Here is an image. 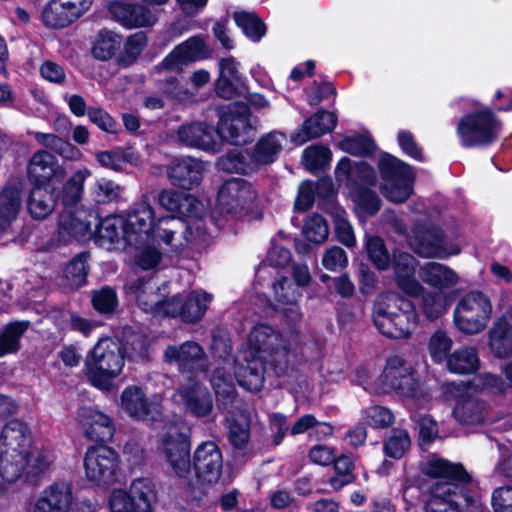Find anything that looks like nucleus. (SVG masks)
Instances as JSON below:
<instances>
[{
    "label": "nucleus",
    "mask_w": 512,
    "mask_h": 512,
    "mask_svg": "<svg viewBox=\"0 0 512 512\" xmlns=\"http://www.w3.org/2000/svg\"><path fill=\"white\" fill-rule=\"evenodd\" d=\"M489 347L498 358L512 353V309L500 316L489 331Z\"/></svg>",
    "instance_id": "obj_32"
},
{
    "label": "nucleus",
    "mask_w": 512,
    "mask_h": 512,
    "mask_svg": "<svg viewBox=\"0 0 512 512\" xmlns=\"http://www.w3.org/2000/svg\"><path fill=\"white\" fill-rule=\"evenodd\" d=\"M491 501L496 512H512V487L495 489Z\"/></svg>",
    "instance_id": "obj_64"
},
{
    "label": "nucleus",
    "mask_w": 512,
    "mask_h": 512,
    "mask_svg": "<svg viewBox=\"0 0 512 512\" xmlns=\"http://www.w3.org/2000/svg\"><path fill=\"white\" fill-rule=\"evenodd\" d=\"M78 501L68 482H54L32 498L26 512H68Z\"/></svg>",
    "instance_id": "obj_18"
},
{
    "label": "nucleus",
    "mask_w": 512,
    "mask_h": 512,
    "mask_svg": "<svg viewBox=\"0 0 512 512\" xmlns=\"http://www.w3.org/2000/svg\"><path fill=\"white\" fill-rule=\"evenodd\" d=\"M328 233L326 221L318 214L309 216L303 226V234L310 242L321 243L326 240Z\"/></svg>",
    "instance_id": "obj_56"
},
{
    "label": "nucleus",
    "mask_w": 512,
    "mask_h": 512,
    "mask_svg": "<svg viewBox=\"0 0 512 512\" xmlns=\"http://www.w3.org/2000/svg\"><path fill=\"white\" fill-rule=\"evenodd\" d=\"M47 454L31 450L28 427L20 420L8 422L0 433V476L6 482L16 481L27 469L36 475L48 468Z\"/></svg>",
    "instance_id": "obj_4"
},
{
    "label": "nucleus",
    "mask_w": 512,
    "mask_h": 512,
    "mask_svg": "<svg viewBox=\"0 0 512 512\" xmlns=\"http://www.w3.org/2000/svg\"><path fill=\"white\" fill-rule=\"evenodd\" d=\"M322 265L329 271L344 269L348 264L346 252L338 246L328 248L322 256Z\"/></svg>",
    "instance_id": "obj_62"
},
{
    "label": "nucleus",
    "mask_w": 512,
    "mask_h": 512,
    "mask_svg": "<svg viewBox=\"0 0 512 512\" xmlns=\"http://www.w3.org/2000/svg\"><path fill=\"white\" fill-rule=\"evenodd\" d=\"M218 165L224 171L242 174L250 173L258 167L252 153L238 149H233L221 157Z\"/></svg>",
    "instance_id": "obj_41"
},
{
    "label": "nucleus",
    "mask_w": 512,
    "mask_h": 512,
    "mask_svg": "<svg viewBox=\"0 0 512 512\" xmlns=\"http://www.w3.org/2000/svg\"><path fill=\"white\" fill-rule=\"evenodd\" d=\"M77 421L84 436L91 441H107L112 438L115 432L112 419L92 407L79 409Z\"/></svg>",
    "instance_id": "obj_26"
},
{
    "label": "nucleus",
    "mask_w": 512,
    "mask_h": 512,
    "mask_svg": "<svg viewBox=\"0 0 512 512\" xmlns=\"http://www.w3.org/2000/svg\"><path fill=\"white\" fill-rule=\"evenodd\" d=\"M58 174L63 175L64 168L58 164L51 153L39 150L32 155L28 165V175L31 180L41 185Z\"/></svg>",
    "instance_id": "obj_34"
},
{
    "label": "nucleus",
    "mask_w": 512,
    "mask_h": 512,
    "mask_svg": "<svg viewBox=\"0 0 512 512\" xmlns=\"http://www.w3.org/2000/svg\"><path fill=\"white\" fill-rule=\"evenodd\" d=\"M56 200L52 191L41 185L35 186L28 197L27 209L33 219L43 220L55 209Z\"/></svg>",
    "instance_id": "obj_37"
},
{
    "label": "nucleus",
    "mask_w": 512,
    "mask_h": 512,
    "mask_svg": "<svg viewBox=\"0 0 512 512\" xmlns=\"http://www.w3.org/2000/svg\"><path fill=\"white\" fill-rule=\"evenodd\" d=\"M332 160L331 150L322 145H312L303 151L302 164L310 172L324 170Z\"/></svg>",
    "instance_id": "obj_47"
},
{
    "label": "nucleus",
    "mask_w": 512,
    "mask_h": 512,
    "mask_svg": "<svg viewBox=\"0 0 512 512\" xmlns=\"http://www.w3.org/2000/svg\"><path fill=\"white\" fill-rule=\"evenodd\" d=\"M449 303L443 293L426 292L422 297V309L429 319H436L448 309Z\"/></svg>",
    "instance_id": "obj_54"
},
{
    "label": "nucleus",
    "mask_w": 512,
    "mask_h": 512,
    "mask_svg": "<svg viewBox=\"0 0 512 512\" xmlns=\"http://www.w3.org/2000/svg\"><path fill=\"white\" fill-rule=\"evenodd\" d=\"M126 354H129L127 348L119 340L110 337L99 339L85 362L86 375L93 386L110 390L113 380L124 367Z\"/></svg>",
    "instance_id": "obj_8"
},
{
    "label": "nucleus",
    "mask_w": 512,
    "mask_h": 512,
    "mask_svg": "<svg viewBox=\"0 0 512 512\" xmlns=\"http://www.w3.org/2000/svg\"><path fill=\"white\" fill-rule=\"evenodd\" d=\"M376 390L379 393L394 391L404 397H417V383L411 365L400 356L390 357L378 378Z\"/></svg>",
    "instance_id": "obj_16"
},
{
    "label": "nucleus",
    "mask_w": 512,
    "mask_h": 512,
    "mask_svg": "<svg viewBox=\"0 0 512 512\" xmlns=\"http://www.w3.org/2000/svg\"><path fill=\"white\" fill-rule=\"evenodd\" d=\"M333 463L335 474L329 480L332 488L339 490L356 480V475L353 472L355 462L351 456L341 455L335 458Z\"/></svg>",
    "instance_id": "obj_45"
},
{
    "label": "nucleus",
    "mask_w": 512,
    "mask_h": 512,
    "mask_svg": "<svg viewBox=\"0 0 512 512\" xmlns=\"http://www.w3.org/2000/svg\"><path fill=\"white\" fill-rule=\"evenodd\" d=\"M501 131V124L487 108L464 115L457 124V135L462 146L482 147L492 144Z\"/></svg>",
    "instance_id": "obj_9"
},
{
    "label": "nucleus",
    "mask_w": 512,
    "mask_h": 512,
    "mask_svg": "<svg viewBox=\"0 0 512 512\" xmlns=\"http://www.w3.org/2000/svg\"><path fill=\"white\" fill-rule=\"evenodd\" d=\"M125 241L137 252V266L144 270L156 268L164 255H179L191 246L194 234L189 226L176 216L155 218V211L146 195L134 203L124 217Z\"/></svg>",
    "instance_id": "obj_1"
},
{
    "label": "nucleus",
    "mask_w": 512,
    "mask_h": 512,
    "mask_svg": "<svg viewBox=\"0 0 512 512\" xmlns=\"http://www.w3.org/2000/svg\"><path fill=\"white\" fill-rule=\"evenodd\" d=\"M366 249L370 260L378 269L383 270L389 266L390 258L381 238H368Z\"/></svg>",
    "instance_id": "obj_60"
},
{
    "label": "nucleus",
    "mask_w": 512,
    "mask_h": 512,
    "mask_svg": "<svg viewBox=\"0 0 512 512\" xmlns=\"http://www.w3.org/2000/svg\"><path fill=\"white\" fill-rule=\"evenodd\" d=\"M492 316V303L482 292L465 294L457 303L453 320L456 328L466 335H476L484 331Z\"/></svg>",
    "instance_id": "obj_10"
},
{
    "label": "nucleus",
    "mask_w": 512,
    "mask_h": 512,
    "mask_svg": "<svg viewBox=\"0 0 512 512\" xmlns=\"http://www.w3.org/2000/svg\"><path fill=\"white\" fill-rule=\"evenodd\" d=\"M339 148L351 155H365L374 149L373 141L366 135H353L345 137L339 142Z\"/></svg>",
    "instance_id": "obj_55"
},
{
    "label": "nucleus",
    "mask_w": 512,
    "mask_h": 512,
    "mask_svg": "<svg viewBox=\"0 0 512 512\" xmlns=\"http://www.w3.org/2000/svg\"><path fill=\"white\" fill-rule=\"evenodd\" d=\"M92 304L97 312L111 314L118 305L117 295L111 288H102L93 292Z\"/></svg>",
    "instance_id": "obj_58"
},
{
    "label": "nucleus",
    "mask_w": 512,
    "mask_h": 512,
    "mask_svg": "<svg viewBox=\"0 0 512 512\" xmlns=\"http://www.w3.org/2000/svg\"><path fill=\"white\" fill-rule=\"evenodd\" d=\"M42 19L50 28H63L71 24L62 0H50L43 9Z\"/></svg>",
    "instance_id": "obj_52"
},
{
    "label": "nucleus",
    "mask_w": 512,
    "mask_h": 512,
    "mask_svg": "<svg viewBox=\"0 0 512 512\" xmlns=\"http://www.w3.org/2000/svg\"><path fill=\"white\" fill-rule=\"evenodd\" d=\"M378 165L383 179V195L391 202L406 201L412 193L414 182L411 167L390 154L381 155Z\"/></svg>",
    "instance_id": "obj_12"
},
{
    "label": "nucleus",
    "mask_w": 512,
    "mask_h": 512,
    "mask_svg": "<svg viewBox=\"0 0 512 512\" xmlns=\"http://www.w3.org/2000/svg\"><path fill=\"white\" fill-rule=\"evenodd\" d=\"M209 49L199 36L191 37L185 42L179 44L168 54L160 64L165 70H180L183 65L204 59L207 57Z\"/></svg>",
    "instance_id": "obj_27"
},
{
    "label": "nucleus",
    "mask_w": 512,
    "mask_h": 512,
    "mask_svg": "<svg viewBox=\"0 0 512 512\" xmlns=\"http://www.w3.org/2000/svg\"><path fill=\"white\" fill-rule=\"evenodd\" d=\"M392 264L398 287L411 296L420 294L423 287L415 278L417 260L409 253L396 252Z\"/></svg>",
    "instance_id": "obj_30"
},
{
    "label": "nucleus",
    "mask_w": 512,
    "mask_h": 512,
    "mask_svg": "<svg viewBox=\"0 0 512 512\" xmlns=\"http://www.w3.org/2000/svg\"><path fill=\"white\" fill-rule=\"evenodd\" d=\"M216 133L222 140L235 145L247 143L253 136L254 127L250 122V108L243 103H232L220 110Z\"/></svg>",
    "instance_id": "obj_13"
},
{
    "label": "nucleus",
    "mask_w": 512,
    "mask_h": 512,
    "mask_svg": "<svg viewBox=\"0 0 512 512\" xmlns=\"http://www.w3.org/2000/svg\"><path fill=\"white\" fill-rule=\"evenodd\" d=\"M161 452L166 463L178 477H186L191 468L190 443L177 426L169 428L161 441Z\"/></svg>",
    "instance_id": "obj_19"
},
{
    "label": "nucleus",
    "mask_w": 512,
    "mask_h": 512,
    "mask_svg": "<svg viewBox=\"0 0 512 512\" xmlns=\"http://www.w3.org/2000/svg\"><path fill=\"white\" fill-rule=\"evenodd\" d=\"M89 255L80 253L65 267L64 278L70 288H79L86 282Z\"/></svg>",
    "instance_id": "obj_48"
},
{
    "label": "nucleus",
    "mask_w": 512,
    "mask_h": 512,
    "mask_svg": "<svg viewBox=\"0 0 512 512\" xmlns=\"http://www.w3.org/2000/svg\"><path fill=\"white\" fill-rule=\"evenodd\" d=\"M21 206V194L16 188H5L0 193V233L16 218Z\"/></svg>",
    "instance_id": "obj_42"
},
{
    "label": "nucleus",
    "mask_w": 512,
    "mask_h": 512,
    "mask_svg": "<svg viewBox=\"0 0 512 512\" xmlns=\"http://www.w3.org/2000/svg\"><path fill=\"white\" fill-rule=\"evenodd\" d=\"M89 219L91 220V226L94 225L96 227L95 235L97 240L102 242V244L105 242L113 243L117 241L121 235L125 239V221L123 216H109L101 221H98V218L96 220L93 218ZM91 234L92 228L84 237Z\"/></svg>",
    "instance_id": "obj_38"
},
{
    "label": "nucleus",
    "mask_w": 512,
    "mask_h": 512,
    "mask_svg": "<svg viewBox=\"0 0 512 512\" xmlns=\"http://www.w3.org/2000/svg\"><path fill=\"white\" fill-rule=\"evenodd\" d=\"M109 508L111 512H138L129 493L122 489L112 491Z\"/></svg>",
    "instance_id": "obj_63"
},
{
    "label": "nucleus",
    "mask_w": 512,
    "mask_h": 512,
    "mask_svg": "<svg viewBox=\"0 0 512 512\" xmlns=\"http://www.w3.org/2000/svg\"><path fill=\"white\" fill-rule=\"evenodd\" d=\"M410 247L421 257L446 259L461 249L444 238L442 231L431 225H417L408 237Z\"/></svg>",
    "instance_id": "obj_14"
},
{
    "label": "nucleus",
    "mask_w": 512,
    "mask_h": 512,
    "mask_svg": "<svg viewBox=\"0 0 512 512\" xmlns=\"http://www.w3.org/2000/svg\"><path fill=\"white\" fill-rule=\"evenodd\" d=\"M204 170L205 166L202 161L191 157H181L171 162L168 176L172 184L189 190L201 182Z\"/></svg>",
    "instance_id": "obj_28"
},
{
    "label": "nucleus",
    "mask_w": 512,
    "mask_h": 512,
    "mask_svg": "<svg viewBox=\"0 0 512 512\" xmlns=\"http://www.w3.org/2000/svg\"><path fill=\"white\" fill-rule=\"evenodd\" d=\"M372 319L380 333L395 339L409 338L418 325V316L412 302L395 292L377 297Z\"/></svg>",
    "instance_id": "obj_6"
},
{
    "label": "nucleus",
    "mask_w": 512,
    "mask_h": 512,
    "mask_svg": "<svg viewBox=\"0 0 512 512\" xmlns=\"http://www.w3.org/2000/svg\"><path fill=\"white\" fill-rule=\"evenodd\" d=\"M121 408L130 417L142 421H156L161 416L157 396L149 400L138 386H128L121 393Z\"/></svg>",
    "instance_id": "obj_22"
},
{
    "label": "nucleus",
    "mask_w": 512,
    "mask_h": 512,
    "mask_svg": "<svg viewBox=\"0 0 512 512\" xmlns=\"http://www.w3.org/2000/svg\"><path fill=\"white\" fill-rule=\"evenodd\" d=\"M410 437L404 430H394L384 444L387 456L399 459L410 446Z\"/></svg>",
    "instance_id": "obj_57"
},
{
    "label": "nucleus",
    "mask_w": 512,
    "mask_h": 512,
    "mask_svg": "<svg viewBox=\"0 0 512 512\" xmlns=\"http://www.w3.org/2000/svg\"><path fill=\"white\" fill-rule=\"evenodd\" d=\"M337 124V117L334 113L321 111L309 119L295 131L291 140L297 145H302L312 139L318 138L326 133L331 132Z\"/></svg>",
    "instance_id": "obj_31"
},
{
    "label": "nucleus",
    "mask_w": 512,
    "mask_h": 512,
    "mask_svg": "<svg viewBox=\"0 0 512 512\" xmlns=\"http://www.w3.org/2000/svg\"><path fill=\"white\" fill-rule=\"evenodd\" d=\"M112 12L128 28L152 26L157 21V9L141 4L117 3Z\"/></svg>",
    "instance_id": "obj_33"
},
{
    "label": "nucleus",
    "mask_w": 512,
    "mask_h": 512,
    "mask_svg": "<svg viewBox=\"0 0 512 512\" xmlns=\"http://www.w3.org/2000/svg\"><path fill=\"white\" fill-rule=\"evenodd\" d=\"M91 194L95 202L108 204L121 198L122 187L113 180L99 178L91 187Z\"/></svg>",
    "instance_id": "obj_50"
},
{
    "label": "nucleus",
    "mask_w": 512,
    "mask_h": 512,
    "mask_svg": "<svg viewBox=\"0 0 512 512\" xmlns=\"http://www.w3.org/2000/svg\"><path fill=\"white\" fill-rule=\"evenodd\" d=\"M213 217L219 226L260 217L257 192L248 181L232 178L224 182L217 196Z\"/></svg>",
    "instance_id": "obj_7"
},
{
    "label": "nucleus",
    "mask_w": 512,
    "mask_h": 512,
    "mask_svg": "<svg viewBox=\"0 0 512 512\" xmlns=\"http://www.w3.org/2000/svg\"><path fill=\"white\" fill-rule=\"evenodd\" d=\"M194 470L201 483H216L221 475L223 459L218 445L213 441L201 443L194 452Z\"/></svg>",
    "instance_id": "obj_23"
},
{
    "label": "nucleus",
    "mask_w": 512,
    "mask_h": 512,
    "mask_svg": "<svg viewBox=\"0 0 512 512\" xmlns=\"http://www.w3.org/2000/svg\"><path fill=\"white\" fill-rule=\"evenodd\" d=\"M363 419L371 427L385 428L392 424L394 417L389 409L375 405L364 410Z\"/></svg>",
    "instance_id": "obj_59"
},
{
    "label": "nucleus",
    "mask_w": 512,
    "mask_h": 512,
    "mask_svg": "<svg viewBox=\"0 0 512 512\" xmlns=\"http://www.w3.org/2000/svg\"><path fill=\"white\" fill-rule=\"evenodd\" d=\"M119 468L117 452L105 445L91 446L84 457L85 475L96 485H109L114 482Z\"/></svg>",
    "instance_id": "obj_17"
},
{
    "label": "nucleus",
    "mask_w": 512,
    "mask_h": 512,
    "mask_svg": "<svg viewBox=\"0 0 512 512\" xmlns=\"http://www.w3.org/2000/svg\"><path fill=\"white\" fill-rule=\"evenodd\" d=\"M287 143V137L284 133L279 131L269 132L257 141L253 151L254 162L259 165H266L274 162L284 146Z\"/></svg>",
    "instance_id": "obj_35"
},
{
    "label": "nucleus",
    "mask_w": 512,
    "mask_h": 512,
    "mask_svg": "<svg viewBox=\"0 0 512 512\" xmlns=\"http://www.w3.org/2000/svg\"><path fill=\"white\" fill-rule=\"evenodd\" d=\"M302 292L294 286V283L286 276H278L271 283L269 303L288 322L298 321L302 314L299 300Z\"/></svg>",
    "instance_id": "obj_20"
},
{
    "label": "nucleus",
    "mask_w": 512,
    "mask_h": 512,
    "mask_svg": "<svg viewBox=\"0 0 512 512\" xmlns=\"http://www.w3.org/2000/svg\"><path fill=\"white\" fill-rule=\"evenodd\" d=\"M297 340L295 333L286 340L272 326H254L248 337L247 348L242 349L235 359L234 374L238 384L247 391H259L264 383L265 362L273 354L288 351Z\"/></svg>",
    "instance_id": "obj_2"
},
{
    "label": "nucleus",
    "mask_w": 512,
    "mask_h": 512,
    "mask_svg": "<svg viewBox=\"0 0 512 512\" xmlns=\"http://www.w3.org/2000/svg\"><path fill=\"white\" fill-rule=\"evenodd\" d=\"M157 202L163 209L185 217L180 218L192 226L189 228V234H194L195 237L191 240V246L202 240L206 233V225L203 220L205 206L201 201L190 194L165 189L158 194Z\"/></svg>",
    "instance_id": "obj_11"
},
{
    "label": "nucleus",
    "mask_w": 512,
    "mask_h": 512,
    "mask_svg": "<svg viewBox=\"0 0 512 512\" xmlns=\"http://www.w3.org/2000/svg\"><path fill=\"white\" fill-rule=\"evenodd\" d=\"M157 298L156 296H153ZM213 295L204 290H194L186 296L174 295L168 298L166 308H153L157 313L167 314V317H179L186 323H195L200 321L206 313ZM157 299H153L151 307H155Z\"/></svg>",
    "instance_id": "obj_15"
},
{
    "label": "nucleus",
    "mask_w": 512,
    "mask_h": 512,
    "mask_svg": "<svg viewBox=\"0 0 512 512\" xmlns=\"http://www.w3.org/2000/svg\"><path fill=\"white\" fill-rule=\"evenodd\" d=\"M164 360L168 364L176 365L182 373H205L208 368L204 349L194 341L168 346L164 352Z\"/></svg>",
    "instance_id": "obj_21"
},
{
    "label": "nucleus",
    "mask_w": 512,
    "mask_h": 512,
    "mask_svg": "<svg viewBox=\"0 0 512 512\" xmlns=\"http://www.w3.org/2000/svg\"><path fill=\"white\" fill-rule=\"evenodd\" d=\"M452 344V339L445 332L439 330L433 333L428 342L431 359L436 363L447 361Z\"/></svg>",
    "instance_id": "obj_53"
},
{
    "label": "nucleus",
    "mask_w": 512,
    "mask_h": 512,
    "mask_svg": "<svg viewBox=\"0 0 512 512\" xmlns=\"http://www.w3.org/2000/svg\"><path fill=\"white\" fill-rule=\"evenodd\" d=\"M335 233L337 239L347 247H353L356 243L353 228L346 218L344 211H337L334 216Z\"/></svg>",
    "instance_id": "obj_61"
},
{
    "label": "nucleus",
    "mask_w": 512,
    "mask_h": 512,
    "mask_svg": "<svg viewBox=\"0 0 512 512\" xmlns=\"http://www.w3.org/2000/svg\"><path fill=\"white\" fill-rule=\"evenodd\" d=\"M224 364L228 367L231 366L228 361H225ZM211 384L219 402L223 405L233 402L235 398L234 378L226 372V367H218L214 370Z\"/></svg>",
    "instance_id": "obj_44"
},
{
    "label": "nucleus",
    "mask_w": 512,
    "mask_h": 512,
    "mask_svg": "<svg viewBox=\"0 0 512 512\" xmlns=\"http://www.w3.org/2000/svg\"><path fill=\"white\" fill-rule=\"evenodd\" d=\"M175 401H181L189 413L197 417L208 416L213 409V400L209 390L194 378L179 386Z\"/></svg>",
    "instance_id": "obj_24"
},
{
    "label": "nucleus",
    "mask_w": 512,
    "mask_h": 512,
    "mask_svg": "<svg viewBox=\"0 0 512 512\" xmlns=\"http://www.w3.org/2000/svg\"><path fill=\"white\" fill-rule=\"evenodd\" d=\"M27 328L26 322H14L4 328L0 334V357L18 350L20 338Z\"/></svg>",
    "instance_id": "obj_49"
},
{
    "label": "nucleus",
    "mask_w": 512,
    "mask_h": 512,
    "mask_svg": "<svg viewBox=\"0 0 512 512\" xmlns=\"http://www.w3.org/2000/svg\"><path fill=\"white\" fill-rule=\"evenodd\" d=\"M419 275L423 282L440 291L454 287L459 279L455 271L437 262L424 264L419 270Z\"/></svg>",
    "instance_id": "obj_36"
},
{
    "label": "nucleus",
    "mask_w": 512,
    "mask_h": 512,
    "mask_svg": "<svg viewBox=\"0 0 512 512\" xmlns=\"http://www.w3.org/2000/svg\"><path fill=\"white\" fill-rule=\"evenodd\" d=\"M234 20L243 33L253 42H258L265 35V24L255 13L247 11L234 12Z\"/></svg>",
    "instance_id": "obj_46"
},
{
    "label": "nucleus",
    "mask_w": 512,
    "mask_h": 512,
    "mask_svg": "<svg viewBox=\"0 0 512 512\" xmlns=\"http://www.w3.org/2000/svg\"><path fill=\"white\" fill-rule=\"evenodd\" d=\"M90 175L89 169H79L63 185L60 198L64 210L60 214L58 225V237L63 242L84 238L91 229V220L88 218L97 219L93 210L78 207L83 196L84 183Z\"/></svg>",
    "instance_id": "obj_5"
},
{
    "label": "nucleus",
    "mask_w": 512,
    "mask_h": 512,
    "mask_svg": "<svg viewBox=\"0 0 512 512\" xmlns=\"http://www.w3.org/2000/svg\"><path fill=\"white\" fill-rule=\"evenodd\" d=\"M131 499L138 512H151L156 502V492L152 483L147 479H135L130 486Z\"/></svg>",
    "instance_id": "obj_43"
},
{
    "label": "nucleus",
    "mask_w": 512,
    "mask_h": 512,
    "mask_svg": "<svg viewBox=\"0 0 512 512\" xmlns=\"http://www.w3.org/2000/svg\"><path fill=\"white\" fill-rule=\"evenodd\" d=\"M126 292L128 295L135 298L138 306L145 312L152 314L155 317H167V314L157 313L154 307H151L153 303V296H156L157 303H155V308H160V310H164L166 308V303L168 302V298L165 300L161 299L160 294L158 293V287L149 280H144L142 278H138L136 280L129 281L126 286Z\"/></svg>",
    "instance_id": "obj_29"
},
{
    "label": "nucleus",
    "mask_w": 512,
    "mask_h": 512,
    "mask_svg": "<svg viewBox=\"0 0 512 512\" xmlns=\"http://www.w3.org/2000/svg\"><path fill=\"white\" fill-rule=\"evenodd\" d=\"M177 140L188 147L208 152H217L220 149L219 136L215 128L205 122L185 123L176 131Z\"/></svg>",
    "instance_id": "obj_25"
},
{
    "label": "nucleus",
    "mask_w": 512,
    "mask_h": 512,
    "mask_svg": "<svg viewBox=\"0 0 512 512\" xmlns=\"http://www.w3.org/2000/svg\"><path fill=\"white\" fill-rule=\"evenodd\" d=\"M479 357L475 348L462 347L449 355L446 365L449 371L456 374H470L478 370Z\"/></svg>",
    "instance_id": "obj_40"
},
{
    "label": "nucleus",
    "mask_w": 512,
    "mask_h": 512,
    "mask_svg": "<svg viewBox=\"0 0 512 512\" xmlns=\"http://www.w3.org/2000/svg\"><path fill=\"white\" fill-rule=\"evenodd\" d=\"M121 45V39L110 31L99 32L94 42L92 53L99 60L110 59Z\"/></svg>",
    "instance_id": "obj_51"
},
{
    "label": "nucleus",
    "mask_w": 512,
    "mask_h": 512,
    "mask_svg": "<svg viewBox=\"0 0 512 512\" xmlns=\"http://www.w3.org/2000/svg\"><path fill=\"white\" fill-rule=\"evenodd\" d=\"M421 471L437 479L430 487L429 496L424 505L425 512H461V499L471 506L470 512H483L480 498L477 495L467 494L458 485L471 480L461 464L431 456L421 464Z\"/></svg>",
    "instance_id": "obj_3"
},
{
    "label": "nucleus",
    "mask_w": 512,
    "mask_h": 512,
    "mask_svg": "<svg viewBox=\"0 0 512 512\" xmlns=\"http://www.w3.org/2000/svg\"><path fill=\"white\" fill-rule=\"evenodd\" d=\"M453 413L459 422L466 424H478L486 420L485 404L468 395L457 401Z\"/></svg>",
    "instance_id": "obj_39"
}]
</instances>
